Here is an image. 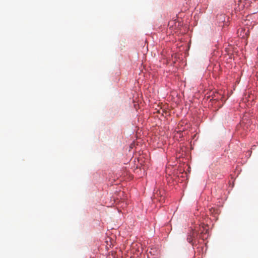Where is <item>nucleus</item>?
Segmentation results:
<instances>
[{
    "mask_svg": "<svg viewBox=\"0 0 258 258\" xmlns=\"http://www.w3.org/2000/svg\"><path fill=\"white\" fill-rule=\"evenodd\" d=\"M148 256L149 257V254L151 255L156 256L159 254V250L156 247H150L147 249Z\"/></svg>",
    "mask_w": 258,
    "mask_h": 258,
    "instance_id": "1",
    "label": "nucleus"
},
{
    "mask_svg": "<svg viewBox=\"0 0 258 258\" xmlns=\"http://www.w3.org/2000/svg\"><path fill=\"white\" fill-rule=\"evenodd\" d=\"M195 232L192 231L187 236V240L188 241V242L192 243L193 238L195 237Z\"/></svg>",
    "mask_w": 258,
    "mask_h": 258,
    "instance_id": "2",
    "label": "nucleus"
}]
</instances>
